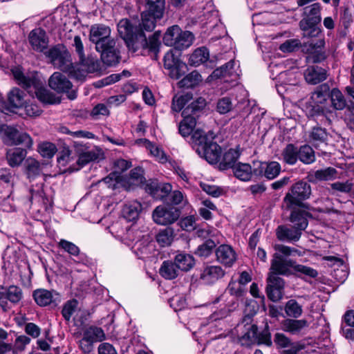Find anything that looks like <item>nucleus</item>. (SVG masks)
Segmentation results:
<instances>
[{
    "label": "nucleus",
    "instance_id": "f257e3e1",
    "mask_svg": "<svg viewBox=\"0 0 354 354\" xmlns=\"http://www.w3.org/2000/svg\"><path fill=\"white\" fill-rule=\"evenodd\" d=\"M214 138L213 131L205 133L201 129H196L191 136L194 149L210 164L218 162L221 153L220 146L214 142Z\"/></svg>",
    "mask_w": 354,
    "mask_h": 354
},
{
    "label": "nucleus",
    "instance_id": "f03ea898",
    "mask_svg": "<svg viewBox=\"0 0 354 354\" xmlns=\"http://www.w3.org/2000/svg\"><path fill=\"white\" fill-rule=\"evenodd\" d=\"M165 0H145V10L141 13L140 26L147 32L154 30L158 20L162 18Z\"/></svg>",
    "mask_w": 354,
    "mask_h": 354
},
{
    "label": "nucleus",
    "instance_id": "7ed1b4c3",
    "mask_svg": "<svg viewBox=\"0 0 354 354\" xmlns=\"http://www.w3.org/2000/svg\"><path fill=\"white\" fill-rule=\"evenodd\" d=\"M194 35L189 31H183L177 26L169 27L163 37V42L168 46L183 50L189 48L193 43Z\"/></svg>",
    "mask_w": 354,
    "mask_h": 354
},
{
    "label": "nucleus",
    "instance_id": "20e7f679",
    "mask_svg": "<svg viewBox=\"0 0 354 354\" xmlns=\"http://www.w3.org/2000/svg\"><path fill=\"white\" fill-rule=\"evenodd\" d=\"M311 194L310 185L305 181H299L294 184L290 192L283 198L287 209H294L300 206L303 201L309 198Z\"/></svg>",
    "mask_w": 354,
    "mask_h": 354
},
{
    "label": "nucleus",
    "instance_id": "39448f33",
    "mask_svg": "<svg viewBox=\"0 0 354 354\" xmlns=\"http://www.w3.org/2000/svg\"><path fill=\"white\" fill-rule=\"evenodd\" d=\"M0 132L3 142L8 145H22L28 149L32 146L31 137L27 133L19 131L13 127L3 125Z\"/></svg>",
    "mask_w": 354,
    "mask_h": 354
},
{
    "label": "nucleus",
    "instance_id": "423d86ee",
    "mask_svg": "<svg viewBox=\"0 0 354 354\" xmlns=\"http://www.w3.org/2000/svg\"><path fill=\"white\" fill-rule=\"evenodd\" d=\"M73 147L75 153L78 154L77 164L79 167L75 170H79L90 162L104 158V153L100 148L88 150L85 144L78 141L73 142Z\"/></svg>",
    "mask_w": 354,
    "mask_h": 354
},
{
    "label": "nucleus",
    "instance_id": "0eeeda50",
    "mask_svg": "<svg viewBox=\"0 0 354 354\" xmlns=\"http://www.w3.org/2000/svg\"><path fill=\"white\" fill-rule=\"evenodd\" d=\"M90 41L95 44V49H102L104 45L111 47L115 41L111 37V29L103 24H95L91 27L89 33Z\"/></svg>",
    "mask_w": 354,
    "mask_h": 354
},
{
    "label": "nucleus",
    "instance_id": "6e6552de",
    "mask_svg": "<svg viewBox=\"0 0 354 354\" xmlns=\"http://www.w3.org/2000/svg\"><path fill=\"white\" fill-rule=\"evenodd\" d=\"M180 210L173 206L159 205L152 213L153 221L161 225H170L176 222L180 217Z\"/></svg>",
    "mask_w": 354,
    "mask_h": 354
},
{
    "label": "nucleus",
    "instance_id": "1a4fd4ad",
    "mask_svg": "<svg viewBox=\"0 0 354 354\" xmlns=\"http://www.w3.org/2000/svg\"><path fill=\"white\" fill-rule=\"evenodd\" d=\"M142 29L140 26L134 28L128 19H122L118 24V31L120 36L124 40L129 48H134V46L138 39V35Z\"/></svg>",
    "mask_w": 354,
    "mask_h": 354
},
{
    "label": "nucleus",
    "instance_id": "9d476101",
    "mask_svg": "<svg viewBox=\"0 0 354 354\" xmlns=\"http://www.w3.org/2000/svg\"><path fill=\"white\" fill-rule=\"evenodd\" d=\"M49 86L58 93H66L68 99L73 100L77 97V92L72 89V83L63 74L55 72L48 80Z\"/></svg>",
    "mask_w": 354,
    "mask_h": 354
},
{
    "label": "nucleus",
    "instance_id": "9b49d317",
    "mask_svg": "<svg viewBox=\"0 0 354 354\" xmlns=\"http://www.w3.org/2000/svg\"><path fill=\"white\" fill-rule=\"evenodd\" d=\"M73 46L78 55L79 62L84 70L88 73H94L100 69V64L97 59L93 57H85L83 42L80 36L74 37Z\"/></svg>",
    "mask_w": 354,
    "mask_h": 354
},
{
    "label": "nucleus",
    "instance_id": "f8f14e48",
    "mask_svg": "<svg viewBox=\"0 0 354 354\" xmlns=\"http://www.w3.org/2000/svg\"><path fill=\"white\" fill-rule=\"evenodd\" d=\"M44 53L55 67L64 72L73 73V64L67 53L62 52L58 48L53 47Z\"/></svg>",
    "mask_w": 354,
    "mask_h": 354
},
{
    "label": "nucleus",
    "instance_id": "ddd939ff",
    "mask_svg": "<svg viewBox=\"0 0 354 354\" xmlns=\"http://www.w3.org/2000/svg\"><path fill=\"white\" fill-rule=\"evenodd\" d=\"M164 66L169 70V76L178 80L185 72L186 64L174 55L172 50L168 51L164 56Z\"/></svg>",
    "mask_w": 354,
    "mask_h": 354
},
{
    "label": "nucleus",
    "instance_id": "4468645a",
    "mask_svg": "<svg viewBox=\"0 0 354 354\" xmlns=\"http://www.w3.org/2000/svg\"><path fill=\"white\" fill-rule=\"evenodd\" d=\"M320 5L317 3L304 8V15L306 17L299 22V26L301 30H306L312 26H315L321 21Z\"/></svg>",
    "mask_w": 354,
    "mask_h": 354
},
{
    "label": "nucleus",
    "instance_id": "2eb2a0df",
    "mask_svg": "<svg viewBox=\"0 0 354 354\" xmlns=\"http://www.w3.org/2000/svg\"><path fill=\"white\" fill-rule=\"evenodd\" d=\"M28 42L37 52H44L48 46V37L44 30L37 28L32 30L28 35Z\"/></svg>",
    "mask_w": 354,
    "mask_h": 354
},
{
    "label": "nucleus",
    "instance_id": "dca6fc26",
    "mask_svg": "<svg viewBox=\"0 0 354 354\" xmlns=\"http://www.w3.org/2000/svg\"><path fill=\"white\" fill-rule=\"evenodd\" d=\"M216 261L225 267H232L237 259L233 248L227 244H222L215 250Z\"/></svg>",
    "mask_w": 354,
    "mask_h": 354
},
{
    "label": "nucleus",
    "instance_id": "f3484780",
    "mask_svg": "<svg viewBox=\"0 0 354 354\" xmlns=\"http://www.w3.org/2000/svg\"><path fill=\"white\" fill-rule=\"evenodd\" d=\"M281 169L280 164L275 161L259 162L258 167L253 169V173L257 176H264L266 178L272 180L280 174Z\"/></svg>",
    "mask_w": 354,
    "mask_h": 354
},
{
    "label": "nucleus",
    "instance_id": "a211bd4d",
    "mask_svg": "<svg viewBox=\"0 0 354 354\" xmlns=\"http://www.w3.org/2000/svg\"><path fill=\"white\" fill-rule=\"evenodd\" d=\"M324 45L325 41L324 39H319L317 41L312 40L308 42V48L306 50L308 53L307 57L308 62L318 63L326 59L325 53L322 50Z\"/></svg>",
    "mask_w": 354,
    "mask_h": 354
},
{
    "label": "nucleus",
    "instance_id": "6ab92c4d",
    "mask_svg": "<svg viewBox=\"0 0 354 354\" xmlns=\"http://www.w3.org/2000/svg\"><path fill=\"white\" fill-rule=\"evenodd\" d=\"M144 31L145 30H142V32L139 33L138 39L134 46V50L138 47H142L143 48H147L149 51L156 53L158 51L160 46L159 38L160 33L159 32H155L147 39Z\"/></svg>",
    "mask_w": 354,
    "mask_h": 354
},
{
    "label": "nucleus",
    "instance_id": "aec40b11",
    "mask_svg": "<svg viewBox=\"0 0 354 354\" xmlns=\"http://www.w3.org/2000/svg\"><path fill=\"white\" fill-rule=\"evenodd\" d=\"M295 263L293 261L283 258L280 254L275 253L271 263V273L288 274L289 268H294Z\"/></svg>",
    "mask_w": 354,
    "mask_h": 354
},
{
    "label": "nucleus",
    "instance_id": "412c9836",
    "mask_svg": "<svg viewBox=\"0 0 354 354\" xmlns=\"http://www.w3.org/2000/svg\"><path fill=\"white\" fill-rule=\"evenodd\" d=\"M276 235L279 241L295 243L300 239L301 232L293 226L279 225L276 230Z\"/></svg>",
    "mask_w": 354,
    "mask_h": 354
},
{
    "label": "nucleus",
    "instance_id": "4be33fe9",
    "mask_svg": "<svg viewBox=\"0 0 354 354\" xmlns=\"http://www.w3.org/2000/svg\"><path fill=\"white\" fill-rule=\"evenodd\" d=\"M225 272L219 266H207L201 274V279L207 284H212L224 277Z\"/></svg>",
    "mask_w": 354,
    "mask_h": 354
},
{
    "label": "nucleus",
    "instance_id": "5701e85b",
    "mask_svg": "<svg viewBox=\"0 0 354 354\" xmlns=\"http://www.w3.org/2000/svg\"><path fill=\"white\" fill-rule=\"evenodd\" d=\"M110 47L109 45H104L102 49L96 50L101 54L102 61L107 66L115 65L119 62L120 56L119 52L115 48V41Z\"/></svg>",
    "mask_w": 354,
    "mask_h": 354
},
{
    "label": "nucleus",
    "instance_id": "b1692460",
    "mask_svg": "<svg viewBox=\"0 0 354 354\" xmlns=\"http://www.w3.org/2000/svg\"><path fill=\"white\" fill-rule=\"evenodd\" d=\"M33 297L35 302L40 306H46L59 300V296L57 293L45 289H38L33 292Z\"/></svg>",
    "mask_w": 354,
    "mask_h": 354
},
{
    "label": "nucleus",
    "instance_id": "393cba45",
    "mask_svg": "<svg viewBox=\"0 0 354 354\" xmlns=\"http://www.w3.org/2000/svg\"><path fill=\"white\" fill-rule=\"evenodd\" d=\"M32 88L35 90L37 97L41 102L49 104H56L61 102L60 97H57L48 89L41 86L38 80H37V86H32Z\"/></svg>",
    "mask_w": 354,
    "mask_h": 354
},
{
    "label": "nucleus",
    "instance_id": "a878e982",
    "mask_svg": "<svg viewBox=\"0 0 354 354\" xmlns=\"http://www.w3.org/2000/svg\"><path fill=\"white\" fill-rule=\"evenodd\" d=\"M308 327L306 319H286L282 323L283 330L292 335H299Z\"/></svg>",
    "mask_w": 354,
    "mask_h": 354
},
{
    "label": "nucleus",
    "instance_id": "bb28decb",
    "mask_svg": "<svg viewBox=\"0 0 354 354\" xmlns=\"http://www.w3.org/2000/svg\"><path fill=\"white\" fill-rule=\"evenodd\" d=\"M247 335L251 340H257L259 344H263L267 346L272 344L271 335L268 325H266L265 328L260 333L258 332L257 326L252 325L250 326Z\"/></svg>",
    "mask_w": 354,
    "mask_h": 354
},
{
    "label": "nucleus",
    "instance_id": "cd10ccee",
    "mask_svg": "<svg viewBox=\"0 0 354 354\" xmlns=\"http://www.w3.org/2000/svg\"><path fill=\"white\" fill-rule=\"evenodd\" d=\"M2 295V297L4 298L5 305L0 306L4 311L9 308L8 305V301L12 304H17L21 299L23 296L21 289L15 286H10L8 288L3 287V294Z\"/></svg>",
    "mask_w": 354,
    "mask_h": 354
},
{
    "label": "nucleus",
    "instance_id": "c85d7f7f",
    "mask_svg": "<svg viewBox=\"0 0 354 354\" xmlns=\"http://www.w3.org/2000/svg\"><path fill=\"white\" fill-rule=\"evenodd\" d=\"M304 77L308 83L317 84L325 80L327 75L325 69L317 66H313L305 71Z\"/></svg>",
    "mask_w": 354,
    "mask_h": 354
},
{
    "label": "nucleus",
    "instance_id": "c756f323",
    "mask_svg": "<svg viewBox=\"0 0 354 354\" xmlns=\"http://www.w3.org/2000/svg\"><path fill=\"white\" fill-rule=\"evenodd\" d=\"M8 100L10 104L15 108H21L30 101L24 91L18 88H14L9 92Z\"/></svg>",
    "mask_w": 354,
    "mask_h": 354
},
{
    "label": "nucleus",
    "instance_id": "7c9ffc66",
    "mask_svg": "<svg viewBox=\"0 0 354 354\" xmlns=\"http://www.w3.org/2000/svg\"><path fill=\"white\" fill-rule=\"evenodd\" d=\"M141 210V203L137 201H133L124 205L122 214L127 221H135L138 219Z\"/></svg>",
    "mask_w": 354,
    "mask_h": 354
},
{
    "label": "nucleus",
    "instance_id": "2f4dec72",
    "mask_svg": "<svg viewBox=\"0 0 354 354\" xmlns=\"http://www.w3.org/2000/svg\"><path fill=\"white\" fill-rule=\"evenodd\" d=\"M183 115L184 118L178 125L179 133L183 137H187L191 133L192 136L194 132L196 130V129L194 130V127L196 124V120L192 114H185ZM198 129V128H197V129Z\"/></svg>",
    "mask_w": 354,
    "mask_h": 354
},
{
    "label": "nucleus",
    "instance_id": "473e14b6",
    "mask_svg": "<svg viewBox=\"0 0 354 354\" xmlns=\"http://www.w3.org/2000/svg\"><path fill=\"white\" fill-rule=\"evenodd\" d=\"M12 73L15 79L17 81L18 84L21 85L28 93L32 92V86H37L36 78H30L26 77L21 68L15 67L12 69Z\"/></svg>",
    "mask_w": 354,
    "mask_h": 354
},
{
    "label": "nucleus",
    "instance_id": "72a5a7b5",
    "mask_svg": "<svg viewBox=\"0 0 354 354\" xmlns=\"http://www.w3.org/2000/svg\"><path fill=\"white\" fill-rule=\"evenodd\" d=\"M209 57V53L206 47L196 48L190 55L188 64L192 66H198L206 62Z\"/></svg>",
    "mask_w": 354,
    "mask_h": 354
},
{
    "label": "nucleus",
    "instance_id": "f704fd0d",
    "mask_svg": "<svg viewBox=\"0 0 354 354\" xmlns=\"http://www.w3.org/2000/svg\"><path fill=\"white\" fill-rule=\"evenodd\" d=\"M307 213L303 210H293L290 214V221L293 224L292 226L299 232L305 230L308 226Z\"/></svg>",
    "mask_w": 354,
    "mask_h": 354
},
{
    "label": "nucleus",
    "instance_id": "c9c22d12",
    "mask_svg": "<svg viewBox=\"0 0 354 354\" xmlns=\"http://www.w3.org/2000/svg\"><path fill=\"white\" fill-rule=\"evenodd\" d=\"M298 148L292 144H288L282 150L281 159L286 164L294 165L299 157Z\"/></svg>",
    "mask_w": 354,
    "mask_h": 354
},
{
    "label": "nucleus",
    "instance_id": "e433bc0d",
    "mask_svg": "<svg viewBox=\"0 0 354 354\" xmlns=\"http://www.w3.org/2000/svg\"><path fill=\"white\" fill-rule=\"evenodd\" d=\"M179 271L175 262L165 261L160 268L159 273L166 279H173L178 277Z\"/></svg>",
    "mask_w": 354,
    "mask_h": 354
},
{
    "label": "nucleus",
    "instance_id": "4c0bfd02",
    "mask_svg": "<svg viewBox=\"0 0 354 354\" xmlns=\"http://www.w3.org/2000/svg\"><path fill=\"white\" fill-rule=\"evenodd\" d=\"M83 336L93 344L97 342H102L106 339V335L103 329L95 326H91L86 328L84 330Z\"/></svg>",
    "mask_w": 354,
    "mask_h": 354
},
{
    "label": "nucleus",
    "instance_id": "58836bf2",
    "mask_svg": "<svg viewBox=\"0 0 354 354\" xmlns=\"http://www.w3.org/2000/svg\"><path fill=\"white\" fill-rule=\"evenodd\" d=\"M202 81V77L200 73L194 71L184 77L181 80L178 82L180 88H193L198 85Z\"/></svg>",
    "mask_w": 354,
    "mask_h": 354
},
{
    "label": "nucleus",
    "instance_id": "ea45409f",
    "mask_svg": "<svg viewBox=\"0 0 354 354\" xmlns=\"http://www.w3.org/2000/svg\"><path fill=\"white\" fill-rule=\"evenodd\" d=\"M180 270L188 271L192 268L195 264L194 257L188 254L180 253L176 256L175 261Z\"/></svg>",
    "mask_w": 354,
    "mask_h": 354
},
{
    "label": "nucleus",
    "instance_id": "a19ab883",
    "mask_svg": "<svg viewBox=\"0 0 354 354\" xmlns=\"http://www.w3.org/2000/svg\"><path fill=\"white\" fill-rule=\"evenodd\" d=\"M27 154L25 149L16 148L7 152V160L11 167L19 166L24 160Z\"/></svg>",
    "mask_w": 354,
    "mask_h": 354
},
{
    "label": "nucleus",
    "instance_id": "79ce46f5",
    "mask_svg": "<svg viewBox=\"0 0 354 354\" xmlns=\"http://www.w3.org/2000/svg\"><path fill=\"white\" fill-rule=\"evenodd\" d=\"M234 176L243 181L250 180L253 173L251 166L249 164L238 163L234 167Z\"/></svg>",
    "mask_w": 354,
    "mask_h": 354
},
{
    "label": "nucleus",
    "instance_id": "37998d69",
    "mask_svg": "<svg viewBox=\"0 0 354 354\" xmlns=\"http://www.w3.org/2000/svg\"><path fill=\"white\" fill-rule=\"evenodd\" d=\"M310 142L317 148L320 144L326 145L328 133L321 127H314L310 134Z\"/></svg>",
    "mask_w": 354,
    "mask_h": 354
},
{
    "label": "nucleus",
    "instance_id": "c03bdc74",
    "mask_svg": "<svg viewBox=\"0 0 354 354\" xmlns=\"http://www.w3.org/2000/svg\"><path fill=\"white\" fill-rule=\"evenodd\" d=\"M329 97V87L327 84L320 85L313 93L311 99L315 104L319 105L324 104Z\"/></svg>",
    "mask_w": 354,
    "mask_h": 354
},
{
    "label": "nucleus",
    "instance_id": "a18cd8bd",
    "mask_svg": "<svg viewBox=\"0 0 354 354\" xmlns=\"http://www.w3.org/2000/svg\"><path fill=\"white\" fill-rule=\"evenodd\" d=\"M298 160L304 164L309 165L315 161V151L311 147L305 145L298 148Z\"/></svg>",
    "mask_w": 354,
    "mask_h": 354
},
{
    "label": "nucleus",
    "instance_id": "49530a36",
    "mask_svg": "<svg viewBox=\"0 0 354 354\" xmlns=\"http://www.w3.org/2000/svg\"><path fill=\"white\" fill-rule=\"evenodd\" d=\"M239 157V153L236 150L230 149L223 155V159L220 162V167L222 169H226L230 167H234L235 162Z\"/></svg>",
    "mask_w": 354,
    "mask_h": 354
},
{
    "label": "nucleus",
    "instance_id": "de8ad7c7",
    "mask_svg": "<svg viewBox=\"0 0 354 354\" xmlns=\"http://www.w3.org/2000/svg\"><path fill=\"white\" fill-rule=\"evenodd\" d=\"M216 241L218 243V239L206 240L197 248L195 254L201 257H208L216 245Z\"/></svg>",
    "mask_w": 354,
    "mask_h": 354
},
{
    "label": "nucleus",
    "instance_id": "09e8293b",
    "mask_svg": "<svg viewBox=\"0 0 354 354\" xmlns=\"http://www.w3.org/2000/svg\"><path fill=\"white\" fill-rule=\"evenodd\" d=\"M285 312L290 317L298 318L301 315L303 309L296 300L290 299L286 304Z\"/></svg>",
    "mask_w": 354,
    "mask_h": 354
},
{
    "label": "nucleus",
    "instance_id": "8fccbe9b",
    "mask_svg": "<svg viewBox=\"0 0 354 354\" xmlns=\"http://www.w3.org/2000/svg\"><path fill=\"white\" fill-rule=\"evenodd\" d=\"M331 103L337 110H342L346 106V100L342 92L337 88H333L329 93Z\"/></svg>",
    "mask_w": 354,
    "mask_h": 354
},
{
    "label": "nucleus",
    "instance_id": "3c124183",
    "mask_svg": "<svg viewBox=\"0 0 354 354\" xmlns=\"http://www.w3.org/2000/svg\"><path fill=\"white\" fill-rule=\"evenodd\" d=\"M174 230L172 228L167 227L160 230L156 236L157 242L162 247L169 245L173 241Z\"/></svg>",
    "mask_w": 354,
    "mask_h": 354
},
{
    "label": "nucleus",
    "instance_id": "603ef678",
    "mask_svg": "<svg viewBox=\"0 0 354 354\" xmlns=\"http://www.w3.org/2000/svg\"><path fill=\"white\" fill-rule=\"evenodd\" d=\"M27 175L29 178H34L41 173L39 162L33 158H28L26 161Z\"/></svg>",
    "mask_w": 354,
    "mask_h": 354
},
{
    "label": "nucleus",
    "instance_id": "864d4df0",
    "mask_svg": "<svg viewBox=\"0 0 354 354\" xmlns=\"http://www.w3.org/2000/svg\"><path fill=\"white\" fill-rule=\"evenodd\" d=\"M337 171L335 168L327 167L324 169H319L315 172V179L319 180H331L336 178Z\"/></svg>",
    "mask_w": 354,
    "mask_h": 354
},
{
    "label": "nucleus",
    "instance_id": "5fc2aeb1",
    "mask_svg": "<svg viewBox=\"0 0 354 354\" xmlns=\"http://www.w3.org/2000/svg\"><path fill=\"white\" fill-rule=\"evenodd\" d=\"M191 99L192 96L189 93L183 95H174L171 104L172 111L179 112Z\"/></svg>",
    "mask_w": 354,
    "mask_h": 354
},
{
    "label": "nucleus",
    "instance_id": "6e6d98bb",
    "mask_svg": "<svg viewBox=\"0 0 354 354\" xmlns=\"http://www.w3.org/2000/svg\"><path fill=\"white\" fill-rule=\"evenodd\" d=\"M226 291H227L230 295L234 296L236 298L242 297L245 292V287L238 281L233 279L230 281L226 288Z\"/></svg>",
    "mask_w": 354,
    "mask_h": 354
},
{
    "label": "nucleus",
    "instance_id": "4d7b16f0",
    "mask_svg": "<svg viewBox=\"0 0 354 354\" xmlns=\"http://www.w3.org/2000/svg\"><path fill=\"white\" fill-rule=\"evenodd\" d=\"M57 148L50 142H44L39 145L38 151L41 156L46 158H51L55 153Z\"/></svg>",
    "mask_w": 354,
    "mask_h": 354
},
{
    "label": "nucleus",
    "instance_id": "13d9d810",
    "mask_svg": "<svg viewBox=\"0 0 354 354\" xmlns=\"http://www.w3.org/2000/svg\"><path fill=\"white\" fill-rule=\"evenodd\" d=\"M146 147L149 150L150 153L154 156L157 160L162 163L167 162V156L160 148L150 142H147Z\"/></svg>",
    "mask_w": 354,
    "mask_h": 354
},
{
    "label": "nucleus",
    "instance_id": "bf43d9fd",
    "mask_svg": "<svg viewBox=\"0 0 354 354\" xmlns=\"http://www.w3.org/2000/svg\"><path fill=\"white\" fill-rule=\"evenodd\" d=\"M58 245L71 255L78 256L80 254V248L73 243L65 239H61L58 243Z\"/></svg>",
    "mask_w": 354,
    "mask_h": 354
},
{
    "label": "nucleus",
    "instance_id": "052dcab7",
    "mask_svg": "<svg viewBox=\"0 0 354 354\" xmlns=\"http://www.w3.org/2000/svg\"><path fill=\"white\" fill-rule=\"evenodd\" d=\"M205 105V100L199 98L197 100L192 102L189 104L183 111L182 115L192 114L195 115L196 112L203 108Z\"/></svg>",
    "mask_w": 354,
    "mask_h": 354
},
{
    "label": "nucleus",
    "instance_id": "680f3d73",
    "mask_svg": "<svg viewBox=\"0 0 354 354\" xmlns=\"http://www.w3.org/2000/svg\"><path fill=\"white\" fill-rule=\"evenodd\" d=\"M267 287L271 288H277L283 290L284 288V281L282 278L277 276V274L270 273L267 279Z\"/></svg>",
    "mask_w": 354,
    "mask_h": 354
},
{
    "label": "nucleus",
    "instance_id": "e2e57ef3",
    "mask_svg": "<svg viewBox=\"0 0 354 354\" xmlns=\"http://www.w3.org/2000/svg\"><path fill=\"white\" fill-rule=\"evenodd\" d=\"M232 103L227 97L220 99L217 103V111L221 114H225L232 109Z\"/></svg>",
    "mask_w": 354,
    "mask_h": 354
},
{
    "label": "nucleus",
    "instance_id": "0e129e2a",
    "mask_svg": "<svg viewBox=\"0 0 354 354\" xmlns=\"http://www.w3.org/2000/svg\"><path fill=\"white\" fill-rule=\"evenodd\" d=\"M77 302L76 300H71L67 301L62 311V314L63 317L66 320H69L75 312V308H77Z\"/></svg>",
    "mask_w": 354,
    "mask_h": 354
},
{
    "label": "nucleus",
    "instance_id": "69168bd1",
    "mask_svg": "<svg viewBox=\"0 0 354 354\" xmlns=\"http://www.w3.org/2000/svg\"><path fill=\"white\" fill-rule=\"evenodd\" d=\"M143 173L144 171L141 167L133 169L129 174L131 183L134 185L142 184L144 180Z\"/></svg>",
    "mask_w": 354,
    "mask_h": 354
},
{
    "label": "nucleus",
    "instance_id": "338daca9",
    "mask_svg": "<svg viewBox=\"0 0 354 354\" xmlns=\"http://www.w3.org/2000/svg\"><path fill=\"white\" fill-rule=\"evenodd\" d=\"M122 77V74L114 73L111 74L109 76L97 82L95 84L96 87L100 88L107 85H110L111 84H114L119 80H120Z\"/></svg>",
    "mask_w": 354,
    "mask_h": 354
},
{
    "label": "nucleus",
    "instance_id": "774afa93",
    "mask_svg": "<svg viewBox=\"0 0 354 354\" xmlns=\"http://www.w3.org/2000/svg\"><path fill=\"white\" fill-rule=\"evenodd\" d=\"M180 225L183 230L192 231L196 228V218L194 216H187L180 221Z\"/></svg>",
    "mask_w": 354,
    "mask_h": 354
}]
</instances>
